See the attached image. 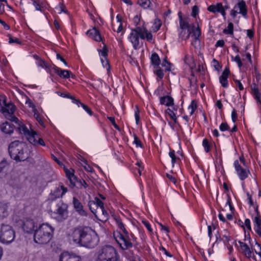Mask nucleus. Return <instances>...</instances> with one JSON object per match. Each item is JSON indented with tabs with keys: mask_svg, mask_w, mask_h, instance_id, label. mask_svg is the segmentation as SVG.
Instances as JSON below:
<instances>
[{
	"mask_svg": "<svg viewBox=\"0 0 261 261\" xmlns=\"http://www.w3.org/2000/svg\"><path fill=\"white\" fill-rule=\"evenodd\" d=\"M70 241L88 248H92L96 245L97 236L95 232L88 227H79L70 230L68 233Z\"/></svg>",
	"mask_w": 261,
	"mask_h": 261,
	"instance_id": "obj_1",
	"label": "nucleus"
},
{
	"mask_svg": "<svg viewBox=\"0 0 261 261\" xmlns=\"http://www.w3.org/2000/svg\"><path fill=\"white\" fill-rule=\"evenodd\" d=\"M139 37L141 39H146L149 42H153L152 34L147 30L144 25L142 27H137L135 29L132 30L128 37V40L135 49L138 48L139 46Z\"/></svg>",
	"mask_w": 261,
	"mask_h": 261,
	"instance_id": "obj_2",
	"label": "nucleus"
},
{
	"mask_svg": "<svg viewBox=\"0 0 261 261\" xmlns=\"http://www.w3.org/2000/svg\"><path fill=\"white\" fill-rule=\"evenodd\" d=\"M54 231V228L49 224L43 223L35 230L34 241L40 244H46L51 239Z\"/></svg>",
	"mask_w": 261,
	"mask_h": 261,
	"instance_id": "obj_3",
	"label": "nucleus"
},
{
	"mask_svg": "<svg viewBox=\"0 0 261 261\" xmlns=\"http://www.w3.org/2000/svg\"><path fill=\"white\" fill-rule=\"evenodd\" d=\"M9 152L11 158L16 161H24L28 157L27 144L19 141L11 143L9 146Z\"/></svg>",
	"mask_w": 261,
	"mask_h": 261,
	"instance_id": "obj_4",
	"label": "nucleus"
},
{
	"mask_svg": "<svg viewBox=\"0 0 261 261\" xmlns=\"http://www.w3.org/2000/svg\"><path fill=\"white\" fill-rule=\"evenodd\" d=\"M18 129L20 133L23 135L29 142L33 145L45 146L43 140L39 137L36 132L31 128L30 125H28V126L24 123L19 122L18 123Z\"/></svg>",
	"mask_w": 261,
	"mask_h": 261,
	"instance_id": "obj_5",
	"label": "nucleus"
},
{
	"mask_svg": "<svg viewBox=\"0 0 261 261\" xmlns=\"http://www.w3.org/2000/svg\"><path fill=\"white\" fill-rule=\"evenodd\" d=\"M95 261H120V256L114 247L105 245L97 252Z\"/></svg>",
	"mask_w": 261,
	"mask_h": 261,
	"instance_id": "obj_6",
	"label": "nucleus"
},
{
	"mask_svg": "<svg viewBox=\"0 0 261 261\" xmlns=\"http://www.w3.org/2000/svg\"><path fill=\"white\" fill-rule=\"evenodd\" d=\"M15 237V233L12 227L9 225L2 224L0 228V242L9 244L12 242Z\"/></svg>",
	"mask_w": 261,
	"mask_h": 261,
	"instance_id": "obj_7",
	"label": "nucleus"
},
{
	"mask_svg": "<svg viewBox=\"0 0 261 261\" xmlns=\"http://www.w3.org/2000/svg\"><path fill=\"white\" fill-rule=\"evenodd\" d=\"M113 234L116 241L123 250H127L133 247V243L128 232L127 233H122L120 231H116Z\"/></svg>",
	"mask_w": 261,
	"mask_h": 261,
	"instance_id": "obj_8",
	"label": "nucleus"
},
{
	"mask_svg": "<svg viewBox=\"0 0 261 261\" xmlns=\"http://www.w3.org/2000/svg\"><path fill=\"white\" fill-rule=\"evenodd\" d=\"M65 172L66 175L69 180L70 181V184L72 187H77L78 188H81L84 187L86 188L88 187V185L86 181L84 180H81L79 181L77 177L74 175V170L72 168L65 169Z\"/></svg>",
	"mask_w": 261,
	"mask_h": 261,
	"instance_id": "obj_9",
	"label": "nucleus"
},
{
	"mask_svg": "<svg viewBox=\"0 0 261 261\" xmlns=\"http://www.w3.org/2000/svg\"><path fill=\"white\" fill-rule=\"evenodd\" d=\"M238 14H241L244 17H246L247 15V6L245 2L243 0L236 4L230 11V15L233 18H235Z\"/></svg>",
	"mask_w": 261,
	"mask_h": 261,
	"instance_id": "obj_10",
	"label": "nucleus"
},
{
	"mask_svg": "<svg viewBox=\"0 0 261 261\" xmlns=\"http://www.w3.org/2000/svg\"><path fill=\"white\" fill-rule=\"evenodd\" d=\"M233 165L236 172L240 180H245L250 174L249 169L247 167H243L238 160H236L234 162Z\"/></svg>",
	"mask_w": 261,
	"mask_h": 261,
	"instance_id": "obj_11",
	"label": "nucleus"
},
{
	"mask_svg": "<svg viewBox=\"0 0 261 261\" xmlns=\"http://www.w3.org/2000/svg\"><path fill=\"white\" fill-rule=\"evenodd\" d=\"M54 218L58 221H62L68 217V211L65 205H59L56 211L54 212Z\"/></svg>",
	"mask_w": 261,
	"mask_h": 261,
	"instance_id": "obj_12",
	"label": "nucleus"
},
{
	"mask_svg": "<svg viewBox=\"0 0 261 261\" xmlns=\"http://www.w3.org/2000/svg\"><path fill=\"white\" fill-rule=\"evenodd\" d=\"M59 261H82V259L74 253L64 251L59 256Z\"/></svg>",
	"mask_w": 261,
	"mask_h": 261,
	"instance_id": "obj_13",
	"label": "nucleus"
},
{
	"mask_svg": "<svg viewBox=\"0 0 261 261\" xmlns=\"http://www.w3.org/2000/svg\"><path fill=\"white\" fill-rule=\"evenodd\" d=\"M92 212L101 221H106L109 217L108 213L105 210L104 207L92 210Z\"/></svg>",
	"mask_w": 261,
	"mask_h": 261,
	"instance_id": "obj_14",
	"label": "nucleus"
},
{
	"mask_svg": "<svg viewBox=\"0 0 261 261\" xmlns=\"http://www.w3.org/2000/svg\"><path fill=\"white\" fill-rule=\"evenodd\" d=\"M15 111V107L11 102H8L6 106L1 109L2 112L6 117H11Z\"/></svg>",
	"mask_w": 261,
	"mask_h": 261,
	"instance_id": "obj_15",
	"label": "nucleus"
},
{
	"mask_svg": "<svg viewBox=\"0 0 261 261\" xmlns=\"http://www.w3.org/2000/svg\"><path fill=\"white\" fill-rule=\"evenodd\" d=\"M72 203L73 205V207L75 210L76 212L78 213V214L82 216H86L87 213L84 210V207L82 203L80 201L79 199H77L76 197L73 198Z\"/></svg>",
	"mask_w": 261,
	"mask_h": 261,
	"instance_id": "obj_16",
	"label": "nucleus"
},
{
	"mask_svg": "<svg viewBox=\"0 0 261 261\" xmlns=\"http://www.w3.org/2000/svg\"><path fill=\"white\" fill-rule=\"evenodd\" d=\"M50 72L56 73L58 74L60 77L64 79H68L70 77V75L71 74L70 71L67 70H62L55 65L50 69Z\"/></svg>",
	"mask_w": 261,
	"mask_h": 261,
	"instance_id": "obj_17",
	"label": "nucleus"
},
{
	"mask_svg": "<svg viewBox=\"0 0 261 261\" xmlns=\"http://www.w3.org/2000/svg\"><path fill=\"white\" fill-rule=\"evenodd\" d=\"M208 10L213 13H220L224 17L226 15L225 8L222 3H217L216 5H212L208 7Z\"/></svg>",
	"mask_w": 261,
	"mask_h": 261,
	"instance_id": "obj_18",
	"label": "nucleus"
},
{
	"mask_svg": "<svg viewBox=\"0 0 261 261\" xmlns=\"http://www.w3.org/2000/svg\"><path fill=\"white\" fill-rule=\"evenodd\" d=\"M229 73L230 71L229 68L228 67H226L222 75L219 77L220 83L224 88H227L228 86L227 79Z\"/></svg>",
	"mask_w": 261,
	"mask_h": 261,
	"instance_id": "obj_19",
	"label": "nucleus"
},
{
	"mask_svg": "<svg viewBox=\"0 0 261 261\" xmlns=\"http://www.w3.org/2000/svg\"><path fill=\"white\" fill-rule=\"evenodd\" d=\"M87 34L89 37L96 41H100L102 40V38L100 33L96 28H93L88 31Z\"/></svg>",
	"mask_w": 261,
	"mask_h": 261,
	"instance_id": "obj_20",
	"label": "nucleus"
},
{
	"mask_svg": "<svg viewBox=\"0 0 261 261\" xmlns=\"http://www.w3.org/2000/svg\"><path fill=\"white\" fill-rule=\"evenodd\" d=\"M35 223L33 220L27 219L26 220L23 225V229L27 233L32 232L35 228Z\"/></svg>",
	"mask_w": 261,
	"mask_h": 261,
	"instance_id": "obj_21",
	"label": "nucleus"
},
{
	"mask_svg": "<svg viewBox=\"0 0 261 261\" xmlns=\"http://www.w3.org/2000/svg\"><path fill=\"white\" fill-rule=\"evenodd\" d=\"M0 127L1 130L4 133L7 134H12L14 129V125L11 123L7 121L2 123Z\"/></svg>",
	"mask_w": 261,
	"mask_h": 261,
	"instance_id": "obj_22",
	"label": "nucleus"
},
{
	"mask_svg": "<svg viewBox=\"0 0 261 261\" xmlns=\"http://www.w3.org/2000/svg\"><path fill=\"white\" fill-rule=\"evenodd\" d=\"M253 222L254 225V229L258 236L261 237V218L259 214L254 218Z\"/></svg>",
	"mask_w": 261,
	"mask_h": 261,
	"instance_id": "obj_23",
	"label": "nucleus"
},
{
	"mask_svg": "<svg viewBox=\"0 0 261 261\" xmlns=\"http://www.w3.org/2000/svg\"><path fill=\"white\" fill-rule=\"evenodd\" d=\"M116 22L112 23V28L114 31H116L117 33H119L121 32L123 30L122 17L121 15L118 14L116 16Z\"/></svg>",
	"mask_w": 261,
	"mask_h": 261,
	"instance_id": "obj_24",
	"label": "nucleus"
},
{
	"mask_svg": "<svg viewBox=\"0 0 261 261\" xmlns=\"http://www.w3.org/2000/svg\"><path fill=\"white\" fill-rule=\"evenodd\" d=\"M89 208L92 210H95L93 206H96V208H101L104 207L103 203L98 198L96 197L94 201H90L88 203Z\"/></svg>",
	"mask_w": 261,
	"mask_h": 261,
	"instance_id": "obj_25",
	"label": "nucleus"
},
{
	"mask_svg": "<svg viewBox=\"0 0 261 261\" xmlns=\"http://www.w3.org/2000/svg\"><path fill=\"white\" fill-rule=\"evenodd\" d=\"M239 243L240 248L245 256L247 258H250L252 256V251L249 246L243 242H239Z\"/></svg>",
	"mask_w": 261,
	"mask_h": 261,
	"instance_id": "obj_26",
	"label": "nucleus"
},
{
	"mask_svg": "<svg viewBox=\"0 0 261 261\" xmlns=\"http://www.w3.org/2000/svg\"><path fill=\"white\" fill-rule=\"evenodd\" d=\"M160 103L169 107L172 106L174 104V100L172 97L169 96H165L161 97L160 98Z\"/></svg>",
	"mask_w": 261,
	"mask_h": 261,
	"instance_id": "obj_27",
	"label": "nucleus"
},
{
	"mask_svg": "<svg viewBox=\"0 0 261 261\" xmlns=\"http://www.w3.org/2000/svg\"><path fill=\"white\" fill-rule=\"evenodd\" d=\"M150 60L154 68H157L159 67L161 63V60L159 56L156 53H154L151 55Z\"/></svg>",
	"mask_w": 261,
	"mask_h": 261,
	"instance_id": "obj_28",
	"label": "nucleus"
},
{
	"mask_svg": "<svg viewBox=\"0 0 261 261\" xmlns=\"http://www.w3.org/2000/svg\"><path fill=\"white\" fill-rule=\"evenodd\" d=\"M253 95L255 100L261 103V93L259 91L258 87L256 85H254L251 88Z\"/></svg>",
	"mask_w": 261,
	"mask_h": 261,
	"instance_id": "obj_29",
	"label": "nucleus"
},
{
	"mask_svg": "<svg viewBox=\"0 0 261 261\" xmlns=\"http://www.w3.org/2000/svg\"><path fill=\"white\" fill-rule=\"evenodd\" d=\"M184 61L185 63L189 65L191 69L195 68V64L192 57L187 55H186L184 58Z\"/></svg>",
	"mask_w": 261,
	"mask_h": 261,
	"instance_id": "obj_30",
	"label": "nucleus"
},
{
	"mask_svg": "<svg viewBox=\"0 0 261 261\" xmlns=\"http://www.w3.org/2000/svg\"><path fill=\"white\" fill-rule=\"evenodd\" d=\"M115 220L118 227L120 229V231H122L121 233H127V231L126 230L122 220L117 217L115 218Z\"/></svg>",
	"mask_w": 261,
	"mask_h": 261,
	"instance_id": "obj_31",
	"label": "nucleus"
},
{
	"mask_svg": "<svg viewBox=\"0 0 261 261\" xmlns=\"http://www.w3.org/2000/svg\"><path fill=\"white\" fill-rule=\"evenodd\" d=\"M189 35H191V36L193 37V38H199L201 35L199 28L197 27L195 28H193L192 30H190L189 32Z\"/></svg>",
	"mask_w": 261,
	"mask_h": 261,
	"instance_id": "obj_32",
	"label": "nucleus"
},
{
	"mask_svg": "<svg viewBox=\"0 0 261 261\" xmlns=\"http://www.w3.org/2000/svg\"><path fill=\"white\" fill-rule=\"evenodd\" d=\"M75 103H76L77 106L79 107L80 106L82 107L90 115H92V111L87 106L84 105V103L80 102L79 100L74 99Z\"/></svg>",
	"mask_w": 261,
	"mask_h": 261,
	"instance_id": "obj_33",
	"label": "nucleus"
},
{
	"mask_svg": "<svg viewBox=\"0 0 261 261\" xmlns=\"http://www.w3.org/2000/svg\"><path fill=\"white\" fill-rule=\"evenodd\" d=\"M197 103L195 100H192L189 106L188 110L190 116L192 115L197 109Z\"/></svg>",
	"mask_w": 261,
	"mask_h": 261,
	"instance_id": "obj_34",
	"label": "nucleus"
},
{
	"mask_svg": "<svg viewBox=\"0 0 261 261\" xmlns=\"http://www.w3.org/2000/svg\"><path fill=\"white\" fill-rule=\"evenodd\" d=\"M247 196L248 197V203H249V205L250 206L254 207L255 211L256 212V214H257V215H258L259 213L258 210V205H256L254 203V202L252 200V196L249 193H248L247 194Z\"/></svg>",
	"mask_w": 261,
	"mask_h": 261,
	"instance_id": "obj_35",
	"label": "nucleus"
},
{
	"mask_svg": "<svg viewBox=\"0 0 261 261\" xmlns=\"http://www.w3.org/2000/svg\"><path fill=\"white\" fill-rule=\"evenodd\" d=\"M161 25V21L160 19H155L152 27V31L154 32H157L160 29Z\"/></svg>",
	"mask_w": 261,
	"mask_h": 261,
	"instance_id": "obj_36",
	"label": "nucleus"
},
{
	"mask_svg": "<svg viewBox=\"0 0 261 261\" xmlns=\"http://www.w3.org/2000/svg\"><path fill=\"white\" fill-rule=\"evenodd\" d=\"M9 167V164L5 160H3L0 162V173L6 171Z\"/></svg>",
	"mask_w": 261,
	"mask_h": 261,
	"instance_id": "obj_37",
	"label": "nucleus"
},
{
	"mask_svg": "<svg viewBox=\"0 0 261 261\" xmlns=\"http://www.w3.org/2000/svg\"><path fill=\"white\" fill-rule=\"evenodd\" d=\"M224 33L226 34H229L233 35V24L232 22H229L228 24L227 28L224 30Z\"/></svg>",
	"mask_w": 261,
	"mask_h": 261,
	"instance_id": "obj_38",
	"label": "nucleus"
},
{
	"mask_svg": "<svg viewBox=\"0 0 261 261\" xmlns=\"http://www.w3.org/2000/svg\"><path fill=\"white\" fill-rule=\"evenodd\" d=\"M138 4L142 7L146 9L149 7L151 2L149 0H138Z\"/></svg>",
	"mask_w": 261,
	"mask_h": 261,
	"instance_id": "obj_39",
	"label": "nucleus"
},
{
	"mask_svg": "<svg viewBox=\"0 0 261 261\" xmlns=\"http://www.w3.org/2000/svg\"><path fill=\"white\" fill-rule=\"evenodd\" d=\"M202 146L204 148L206 152H208L211 150V146L207 139H203L202 141Z\"/></svg>",
	"mask_w": 261,
	"mask_h": 261,
	"instance_id": "obj_40",
	"label": "nucleus"
},
{
	"mask_svg": "<svg viewBox=\"0 0 261 261\" xmlns=\"http://www.w3.org/2000/svg\"><path fill=\"white\" fill-rule=\"evenodd\" d=\"M166 112L168 115L170 117V118L174 120L175 123H176L177 118L174 112L172 111L170 109L168 108L166 110Z\"/></svg>",
	"mask_w": 261,
	"mask_h": 261,
	"instance_id": "obj_41",
	"label": "nucleus"
},
{
	"mask_svg": "<svg viewBox=\"0 0 261 261\" xmlns=\"http://www.w3.org/2000/svg\"><path fill=\"white\" fill-rule=\"evenodd\" d=\"M255 252L256 254L258 255V258H255V259L256 261H261V247L260 246L257 244L256 247L254 248Z\"/></svg>",
	"mask_w": 261,
	"mask_h": 261,
	"instance_id": "obj_42",
	"label": "nucleus"
},
{
	"mask_svg": "<svg viewBox=\"0 0 261 261\" xmlns=\"http://www.w3.org/2000/svg\"><path fill=\"white\" fill-rule=\"evenodd\" d=\"M7 103L6 96L3 94L0 95V107L1 109L2 107L6 106Z\"/></svg>",
	"mask_w": 261,
	"mask_h": 261,
	"instance_id": "obj_43",
	"label": "nucleus"
},
{
	"mask_svg": "<svg viewBox=\"0 0 261 261\" xmlns=\"http://www.w3.org/2000/svg\"><path fill=\"white\" fill-rule=\"evenodd\" d=\"M180 20H179V25L181 29H185L188 28L189 24L188 23L184 20L181 16H179Z\"/></svg>",
	"mask_w": 261,
	"mask_h": 261,
	"instance_id": "obj_44",
	"label": "nucleus"
},
{
	"mask_svg": "<svg viewBox=\"0 0 261 261\" xmlns=\"http://www.w3.org/2000/svg\"><path fill=\"white\" fill-rule=\"evenodd\" d=\"M82 165L84 168L85 170H86L87 172L91 173L93 172V168L87 164V161H83V163H82Z\"/></svg>",
	"mask_w": 261,
	"mask_h": 261,
	"instance_id": "obj_45",
	"label": "nucleus"
},
{
	"mask_svg": "<svg viewBox=\"0 0 261 261\" xmlns=\"http://www.w3.org/2000/svg\"><path fill=\"white\" fill-rule=\"evenodd\" d=\"M154 68L155 69L154 70V72L155 73V74L160 79H162L164 75L163 70L160 68H159V67Z\"/></svg>",
	"mask_w": 261,
	"mask_h": 261,
	"instance_id": "obj_46",
	"label": "nucleus"
},
{
	"mask_svg": "<svg viewBox=\"0 0 261 261\" xmlns=\"http://www.w3.org/2000/svg\"><path fill=\"white\" fill-rule=\"evenodd\" d=\"M25 103V105H28V106L29 108L32 109V111H34L35 109H36L35 106L34 105L31 99L29 98L28 97L27 98Z\"/></svg>",
	"mask_w": 261,
	"mask_h": 261,
	"instance_id": "obj_47",
	"label": "nucleus"
},
{
	"mask_svg": "<svg viewBox=\"0 0 261 261\" xmlns=\"http://www.w3.org/2000/svg\"><path fill=\"white\" fill-rule=\"evenodd\" d=\"M162 65L165 68L166 70L170 71L171 70V63L166 59H164Z\"/></svg>",
	"mask_w": 261,
	"mask_h": 261,
	"instance_id": "obj_48",
	"label": "nucleus"
},
{
	"mask_svg": "<svg viewBox=\"0 0 261 261\" xmlns=\"http://www.w3.org/2000/svg\"><path fill=\"white\" fill-rule=\"evenodd\" d=\"M169 155L171 158L172 164L174 165L176 163L177 159L174 150H171L169 153Z\"/></svg>",
	"mask_w": 261,
	"mask_h": 261,
	"instance_id": "obj_49",
	"label": "nucleus"
},
{
	"mask_svg": "<svg viewBox=\"0 0 261 261\" xmlns=\"http://www.w3.org/2000/svg\"><path fill=\"white\" fill-rule=\"evenodd\" d=\"M192 45L195 48H198L200 47V43L199 38H193V40L192 42Z\"/></svg>",
	"mask_w": 261,
	"mask_h": 261,
	"instance_id": "obj_50",
	"label": "nucleus"
},
{
	"mask_svg": "<svg viewBox=\"0 0 261 261\" xmlns=\"http://www.w3.org/2000/svg\"><path fill=\"white\" fill-rule=\"evenodd\" d=\"M234 82L236 84V87L237 88H238L239 90H243L244 89V87L242 84V83L238 80H234Z\"/></svg>",
	"mask_w": 261,
	"mask_h": 261,
	"instance_id": "obj_51",
	"label": "nucleus"
},
{
	"mask_svg": "<svg viewBox=\"0 0 261 261\" xmlns=\"http://www.w3.org/2000/svg\"><path fill=\"white\" fill-rule=\"evenodd\" d=\"M101 61L103 66L106 68L108 70H109L110 66L107 58L106 59L101 58Z\"/></svg>",
	"mask_w": 261,
	"mask_h": 261,
	"instance_id": "obj_52",
	"label": "nucleus"
},
{
	"mask_svg": "<svg viewBox=\"0 0 261 261\" xmlns=\"http://www.w3.org/2000/svg\"><path fill=\"white\" fill-rule=\"evenodd\" d=\"M229 128V127L227 123H222L220 126V129L222 132L228 130Z\"/></svg>",
	"mask_w": 261,
	"mask_h": 261,
	"instance_id": "obj_53",
	"label": "nucleus"
},
{
	"mask_svg": "<svg viewBox=\"0 0 261 261\" xmlns=\"http://www.w3.org/2000/svg\"><path fill=\"white\" fill-rule=\"evenodd\" d=\"M33 112L34 113V117L41 124H42L43 123V121L41 117L39 116V114L37 113V109H35V110L34 111H33Z\"/></svg>",
	"mask_w": 261,
	"mask_h": 261,
	"instance_id": "obj_54",
	"label": "nucleus"
},
{
	"mask_svg": "<svg viewBox=\"0 0 261 261\" xmlns=\"http://www.w3.org/2000/svg\"><path fill=\"white\" fill-rule=\"evenodd\" d=\"M238 118V115L235 109H233L231 112V119L233 122H235Z\"/></svg>",
	"mask_w": 261,
	"mask_h": 261,
	"instance_id": "obj_55",
	"label": "nucleus"
},
{
	"mask_svg": "<svg viewBox=\"0 0 261 261\" xmlns=\"http://www.w3.org/2000/svg\"><path fill=\"white\" fill-rule=\"evenodd\" d=\"M233 59V60L237 63L238 66L241 67L242 66V63L239 55L236 56Z\"/></svg>",
	"mask_w": 261,
	"mask_h": 261,
	"instance_id": "obj_56",
	"label": "nucleus"
},
{
	"mask_svg": "<svg viewBox=\"0 0 261 261\" xmlns=\"http://www.w3.org/2000/svg\"><path fill=\"white\" fill-rule=\"evenodd\" d=\"M142 223L150 232H152V229L151 227V225L148 222L146 221H143Z\"/></svg>",
	"mask_w": 261,
	"mask_h": 261,
	"instance_id": "obj_57",
	"label": "nucleus"
},
{
	"mask_svg": "<svg viewBox=\"0 0 261 261\" xmlns=\"http://www.w3.org/2000/svg\"><path fill=\"white\" fill-rule=\"evenodd\" d=\"M9 42L10 43H17V44H20V42L19 40V39L17 38H13L12 37H10L9 38Z\"/></svg>",
	"mask_w": 261,
	"mask_h": 261,
	"instance_id": "obj_58",
	"label": "nucleus"
},
{
	"mask_svg": "<svg viewBox=\"0 0 261 261\" xmlns=\"http://www.w3.org/2000/svg\"><path fill=\"white\" fill-rule=\"evenodd\" d=\"M108 119L110 121V122L112 123L114 127L116 129H119V127L118 125L116 123L115 118L113 117H109Z\"/></svg>",
	"mask_w": 261,
	"mask_h": 261,
	"instance_id": "obj_59",
	"label": "nucleus"
},
{
	"mask_svg": "<svg viewBox=\"0 0 261 261\" xmlns=\"http://www.w3.org/2000/svg\"><path fill=\"white\" fill-rule=\"evenodd\" d=\"M198 13V8L196 6H194L192 8V15L193 17H196V15Z\"/></svg>",
	"mask_w": 261,
	"mask_h": 261,
	"instance_id": "obj_60",
	"label": "nucleus"
},
{
	"mask_svg": "<svg viewBox=\"0 0 261 261\" xmlns=\"http://www.w3.org/2000/svg\"><path fill=\"white\" fill-rule=\"evenodd\" d=\"M134 142L137 147H142L141 141L136 136H135L134 137Z\"/></svg>",
	"mask_w": 261,
	"mask_h": 261,
	"instance_id": "obj_61",
	"label": "nucleus"
},
{
	"mask_svg": "<svg viewBox=\"0 0 261 261\" xmlns=\"http://www.w3.org/2000/svg\"><path fill=\"white\" fill-rule=\"evenodd\" d=\"M135 116L136 123L138 124L139 121L140 117H139V111L137 107V109L135 112Z\"/></svg>",
	"mask_w": 261,
	"mask_h": 261,
	"instance_id": "obj_62",
	"label": "nucleus"
},
{
	"mask_svg": "<svg viewBox=\"0 0 261 261\" xmlns=\"http://www.w3.org/2000/svg\"><path fill=\"white\" fill-rule=\"evenodd\" d=\"M244 224L249 230H251V222L249 219H245Z\"/></svg>",
	"mask_w": 261,
	"mask_h": 261,
	"instance_id": "obj_63",
	"label": "nucleus"
},
{
	"mask_svg": "<svg viewBox=\"0 0 261 261\" xmlns=\"http://www.w3.org/2000/svg\"><path fill=\"white\" fill-rule=\"evenodd\" d=\"M166 176L167 177H168V178L172 182L173 184H175L176 182V178L173 177L172 175L169 174H166Z\"/></svg>",
	"mask_w": 261,
	"mask_h": 261,
	"instance_id": "obj_64",
	"label": "nucleus"
}]
</instances>
